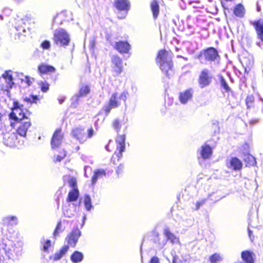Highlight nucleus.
Masks as SVG:
<instances>
[{
  "label": "nucleus",
  "mask_w": 263,
  "mask_h": 263,
  "mask_svg": "<svg viewBox=\"0 0 263 263\" xmlns=\"http://www.w3.org/2000/svg\"><path fill=\"white\" fill-rule=\"evenodd\" d=\"M17 223V218L13 216H6L2 220L0 226V263H12L16 257L22 256L23 242L13 241L8 238V230L6 228Z\"/></svg>",
  "instance_id": "nucleus-1"
},
{
  "label": "nucleus",
  "mask_w": 263,
  "mask_h": 263,
  "mask_svg": "<svg viewBox=\"0 0 263 263\" xmlns=\"http://www.w3.org/2000/svg\"><path fill=\"white\" fill-rule=\"evenodd\" d=\"M156 61L161 71L166 77L170 78L173 75V65L170 53L165 50H160L158 53Z\"/></svg>",
  "instance_id": "nucleus-2"
},
{
  "label": "nucleus",
  "mask_w": 263,
  "mask_h": 263,
  "mask_svg": "<svg viewBox=\"0 0 263 263\" xmlns=\"http://www.w3.org/2000/svg\"><path fill=\"white\" fill-rule=\"evenodd\" d=\"M128 96V92L127 90H124L119 95L116 92H114L109 100L108 103L105 105L103 109L107 116L113 108H118L121 105L119 100L123 101L125 103Z\"/></svg>",
  "instance_id": "nucleus-3"
},
{
  "label": "nucleus",
  "mask_w": 263,
  "mask_h": 263,
  "mask_svg": "<svg viewBox=\"0 0 263 263\" xmlns=\"http://www.w3.org/2000/svg\"><path fill=\"white\" fill-rule=\"evenodd\" d=\"M198 59L202 64L209 63H219L220 57L217 50L214 47H209L201 51L198 56Z\"/></svg>",
  "instance_id": "nucleus-4"
},
{
  "label": "nucleus",
  "mask_w": 263,
  "mask_h": 263,
  "mask_svg": "<svg viewBox=\"0 0 263 263\" xmlns=\"http://www.w3.org/2000/svg\"><path fill=\"white\" fill-rule=\"evenodd\" d=\"M53 40L54 43L59 47L65 48L70 42V37L68 33L63 29L55 30Z\"/></svg>",
  "instance_id": "nucleus-5"
},
{
  "label": "nucleus",
  "mask_w": 263,
  "mask_h": 263,
  "mask_svg": "<svg viewBox=\"0 0 263 263\" xmlns=\"http://www.w3.org/2000/svg\"><path fill=\"white\" fill-rule=\"evenodd\" d=\"M149 240L154 244L156 249L161 250L164 248L166 245V239L163 235H161L156 229H154L149 233Z\"/></svg>",
  "instance_id": "nucleus-6"
},
{
  "label": "nucleus",
  "mask_w": 263,
  "mask_h": 263,
  "mask_svg": "<svg viewBox=\"0 0 263 263\" xmlns=\"http://www.w3.org/2000/svg\"><path fill=\"white\" fill-rule=\"evenodd\" d=\"M13 84L12 71H6L0 78V88L2 90L8 91Z\"/></svg>",
  "instance_id": "nucleus-7"
},
{
  "label": "nucleus",
  "mask_w": 263,
  "mask_h": 263,
  "mask_svg": "<svg viewBox=\"0 0 263 263\" xmlns=\"http://www.w3.org/2000/svg\"><path fill=\"white\" fill-rule=\"evenodd\" d=\"M163 235H164L165 237V239H166V243L169 241L173 245H181L179 237L173 233L168 227H165L163 228Z\"/></svg>",
  "instance_id": "nucleus-8"
},
{
  "label": "nucleus",
  "mask_w": 263,
  "mask_h": 263,
  "mask_svg": "<svg viewBox=\"0 0 263 263\" xmlns=\"http://www.w3.org/2000/svg\"><path fill=\"white\" fill-rule=\"evenodd\" d=\"M212 77L210 76V71L208 69H203L199 76V83L201 88L208 86L211 82Z\"/></svg>",
  "instance_id": "nucleus-9"
},
{
  "label": "nucleus",
  "mask_w": 263,
  "mask_h": 263,
  "mask_svg": "<svg viewBox=\"0 0 263 263\" xmlns=\"http://www.w3.org/2000/svg\"><path fill=\"white\" fill-rule=\"evenodd\" d=\"M20 125L17 127V133L22 137H26L28 132L30 131L29 128H31V123L28 119H26L23 121L19 122Z\"/></svg>",
  "instance_id": "nucleus-10"
},
{
  "label": "nucleus",
  "mask_w": 263,
  "mask_h": 263,
  "mask_svg": "<svg viewBox=\"0 0 263 263\" xmlns=\"http://www.w3.org/2000/svg\"><path fill=\"white\" fill-rule=\"evenodd\" d=\"M125 135H119L116 140L117 143V150L118 152H116L114 155H116L119 159L122 156V153L125 151Z\"/></svg>",
  "instance_id": "nucleus-11"
},
{
  "label": "nucleus",
  "mask_w": 263,
  "mask_h": 263,
  "mask_svg": "<svg viewBox=\"0 0 263 263\" xmlns=\"http://www.w3.org/2000/svg\"><path fill=\"white\" fill-rule=\"evenodd\" d=\"M63 140V135L61 133V130L59 129H57L52 137L51 140V145L52 149L58 148L61 144Z\"/></svg>",
  "instance_id": "nucleus-12"
},
{
  "label": "nucleus",
  "mask_w": 263,
  "mask_h": 263,
  "mask_svg": "<svg viewBox=\"0 0 263 263\" xmlns=\"http://www.w3.org/2000/svg\"><path fill=\"white\" fill-rule=\"evenodd\" d=\"M81 235V232L78 228L73 229L68 236V243L71 247H74L78 242L79 237Z\"/></svg>",
  "instance_id": "nucleus-13"
},
{
  "label": "nucleus",
  "mask_w": 263,
  "mask_h": 263,
  "mask_svg": "<svg viewBox=\"0 0 263 263\" xmlns=\"http://www.w3.org/2000/svg\"><path fill=\"white\" fill-rule=\"evenodd\" d=\"M193 93L194 91L192 88H189L180 92L179 96L180 103L182 104H186L189 101L192 100Z\"/></svg>",
  "instance_id": "nucleus-14"
},
{
  "label": "nucleus",
  "mask_w": 263,
  "mask_h": 263,
  "mask_svg": "<svg viewBox=\"0 0 263 263\" xmlns=\"http://www.w3.org/2000/svg\"><path fill=\"white\" fill-rule=\"evenodd\" d=\"M10 119L16 121H21L27 119L26 118L25 115L21 108H17L13 110L9 114Z\"/></svg>",
  "instance_id": "nucleus-15"
},
{
  "label": "nucleus",
  "mask_w": 263,
  "mask_h": 263,
  "mask_svg": "<svg viewBox=\"0 0 263 263\" xmlns=\"http://www.w3.org/2000/svg\"><path fill=\"white\" fill-rule=\"evenodd\" d=\"M212 149L211 147L206 144H203L198 151L201 158L203 159H209L212 155Z\"/></svg>",
  "instance_id": "nucleus-16"
},
{
  "label": "nucleus",
  "mask_w": 263,
  "mask_h": 263,
  "mask_svg": "<svg viewBox=\"0 0 263 263\" xmlns=\"http://www.w3.org/2000/svg\"><path fill=\"white\" fill-rule=\"evenodd\" d=\"M111 61L114 65L112 67L114 71L117 74H120L123 70V63L121 59L117 55H114Z\"/></svg>",
  "instance_id": "nucleus-17"
},
{
  "label": "nucleus",
  "mask_w": 263,
  "mask_h": 263,
  "mask_svg": "<svg viewBox=\"0 0 263 263\" xmlns=\"http://www.w3.org/2000/svg\"><path fill=\"white\" fill-rule=\"evenodd\" d=\"M115 7L119 11H125L126 14L130 9V2L128 0H115Z\"/></svg>",
  "instance_id": "nucleus-18"
},
{
  "label": "nucleus",
  "mask_w": 263,
  "mask_h": 263,
  "mask_svg": "<svg viewBox=\"0 0 263 263\" xmlns=\"http://www.w3.org/2000/svg\"><path fill=\"white\" fill-rule=\"evenodd\" d=\"M114 47L121 53H127L130 50V45L126 41H119L116 43Z\"/></svg>",
  "instance_id": "nucleus-19"
},
{
  "label": "nucleus",
  "mask_w": 263,
  "mask_h": 263,
  "mask_svg": "<svg viewBox=\"0 0 263 263\" xmlns=\"http://www.w3.org/2000/svg\"><path fill=\"white\" fill-rule=\"evenodd\" d=\"M71 134L73 137L76 138L80 142L85 140V133L84 129L80 127H76L72 130Z\"/></svg>",
  "instance_id": "nucleus-20"
},
{
  "label": "nucleus",
  "mask_w": 263,
  "mask_h": 263,
  "mask_svg": "<svg viewBox=\"0 0 263 263\" xmlns=\"http://www.w3.org/2000/svg\"><path fill=\"white\" fill-rule=\"evenodd\" d=\"M242 162L236 157L232 158L228 164V167L234 170H239L242 167Z\"/></svg>",
  "instance_id": "nucleus-21"
},
{
  "label": "nucleus",
  "mask_w": 263,
  "mask_h": 263,
  "mask_svg": "<svg viewBox=\"0 0 263 263\" xmlns=\"http://www.w3.org/2000/svg\"><path fill=\"white\" fill-rule=\"evenodd\" d=\"M69 246L68 245L64 246L59 251L57 252L53 256H50V259L54 261L60 260L68 251Z\"/></svg>",
  "instance_id": "nucleus-22"
},
{
  "label": "nucleus",
  "mask_w": 263,
  "mask_h": 263,
  "mask_svg": "<svg viewBox=\"0 0 263 263\" xmlns=\"http://www.w3.org/2000/svg\"><path fill=\"white\" fill-rule=\"evenodd\" d=\"M253 24L255 28L258 37L263 41V20L254 22Z\"/></svg>",
  "instance_id": "nucleus-23"
},
{
  "label": "nucleus",
  "mask_w": 263,
  "mask_h": 263,
  "mask_svg": "<svg viewBox=\"0 0 263 263\" xmlns=\"http://www.w3.org/2000/svg\"><path fill=\"white\" fill-rule=\"evenodd\" d=\"M106 172L103 169H98L94 171L93 175L91 178V183L95 185L99 179L102 178L103 177L105 176Z\"/></svg>",
  "instance_id": "nucleus-24"
},
{
  "label": "nucleus",
  "mask_w": 263,
  "mask_h": 263,
  "mask_svg": "<svg viewBox=\"0 0 263 263\" xmlns=\"http://www.w3.org/2000/svg\"><path fill=\"white\" fill-rule=\"evenodd\" d=\"M38 70L41 73L53 72L55 71V69L54 67L45 64L40 65L38 67Z\"/></svg>",
  "instance_id": "nucleus-25"
},
{
  "label": "nucleus",
  "mask_w": 263,
  "mask_h": 263,
  "mask_svg": "<svg viewBox=\"0 0 263 263\" xmlns=\"http://www.w3.org/2000/svg\"><path fill=\"white\" fill-rule=\"evenodd\" d=\"M241 257L246 263H254L252 253L249 251H244L241 253Z\"/></svg>",
  "instance_id": "nucleus-26"
},
{
  "label": "nucleus",
  "mask_w": 263,
  "mask_h": 263,
  "mask_svg": "<svg viewBox=\"0 0 263 263\" xmlns=\"http://www.w3.org/2000/svg\"><path fill=\"white\" fill-rule=\"evenodd\" d=\"M79 196V192L78 189H72V190L69 192L67 200L68 202L76 201L78 199Z\"/></svg>",
  "instance_id": "nucleus-27"
},
{
  "label": "nucleus",
  "mask_w": 263,
  "mask_h": 263,
  "mask_svg": "<svg viewBox=\"0 0 263 263\" xmlns=\"http://www.w3.org/2000/svg\"><path fill=\"white\" fill-rule=\"evenodd\" d=\"M245 13V9L242 4H239L234 8V13L236 16L242 17L244 16Z\"/></svg>",
  "instance_id": "nucleus-28"
},
{
  "label": "nucleus",
  "mask_w": 263,
  "mask_h": 263,
  "mask_svg": "<svg viewBox=\"0 0 263 263\" xmlns=\"http://www.w3.org/2000/svg\"><path fill=\"white\" fill-rule=\"evenodd\" d=\"M83 254L82 253L76 251L71 255V260L74 263L81 262L83 259Z\"/></svg>",
  "instance_id": "nucleus-29"
},
{
  "label": "nucleus",
  "mask_w": 263,
  "mask_h": 263,
  "mask_svg": "<svg viewBox=\"0 0 263 263\" xmlns=\"http://www.w3.org/2000/svg\"><path fill=\"white\" fill-rule=\"evenodd\" d=\"M151 8L153 12V15L154 19H156L159 14V6L156 1L152 2L151 5Z\"/></svg>",
  "instance_id": "nucleus-30"
},
{
  "label": "nucleus",
  "mask_w": 263,
  "mask_h": 263,
  "mask_svg": "<svg viewBox=\"0 0 263 263\" xmlns=\"http://www.w3.org/2000/svg\"><path fill=\"white\" fill-rule=\"evenodd\" d=\"M90 92V87L88 85H82L78 93L81 97H85Z\"/></svg>",
  "instance_id": "nucleus-31"
},
{
  "label": "nucleus",
  "mask_w": 263,
  "mask_h": 263,
  "mask_svg": "<svg viewBox=\"0 0 263 263\" xmlns=\"http://www.w3.org/2000/svg\"><path fill=\"white\" fill-rule=\"evenodd\" d=\"M222 260V255L217 253H214L209 257V261L210 263H218L221 262Z\"/></svg>",
  "instance_id": "nucleus-32"
},
{
  "label": "nucleus",
  "mask_w": 263,
  "mask_h": 263,
  "mask_svg": "<svg viewBox=\"0 0 263 263\" xmlns=\"http://www.w3.org/2000/svg\"><path fill=\"white\" fill-rule=\"evenodd\" d=\"M219 78L220 86L224 90L225 92H230L231 91V89L228 85L224 78L221 75L219 76Z\"/></svg>",
  "instance_id": "nucleus-33"
},
{
  "label": "nucleus",
  "mask_w": 263,
  "mask_h": 263,
  "mask_svg": "<svg viewBox=\"0 0 263 263\" xmlns=\"http://www.w3.org/2000/svg\"><path fill=\"white\" fill-rule=\"evenodd\" d=\"M40 242L42 245L43 251L48 253L49 248L51 246V241L49 239L45 240V238L43 237L41 239Z\"/></svg>",
  "instance_id": "nucleus-34"
},
{
  "label": "nucleus",
  "mask_w": 263,
  "mask_h": 263,
  "mask_svg": "<svg viewBox=\"0 0 263 263\" xmlns=\"http://www.w3.org/2000/svg\"><path fill=\"white\" fill-rule=\"evenodd\" d=\"M84 202L86 210L88 211H90L92 208V205L91 198L89 195H86L85 196Z\"/></svg>",
  "instance_id": "nucleus-35"
},
{
  "label": "nucleus",
  "mask_w": 263,
  "mask_h": 263,
  "mask_svg": "<svg viewBox=\"0 0 263 263\" xmlns=\"http://www.w3.org/2000/svg\"><path fill=\"white\" fill-rule=\"evenodd\" d=\"M16 29L18 31V35H24V36H26V34L29 32V28H26L24 26H18L16 27Z\"/></svg>",
  "instance_id": "nucleus-36"
},
{
  "label": "nucleus",
  "mask_w": 263,
  "mask_h": 263,
  "mask_svg": "<svg viewBox=\"0 0 263 263\" xmlns=\"http://www.w3.org/2000/svg\"><path fill=\"white\" fill-rule=\"evenodd\" d=\"M80 96L77 93L75 95H74L71 99V106L74 108L77 107L78 105V102L79 101L80 98H81Z\"/></svg>",
  "instance_id": "nucleus-37"
},
{
  "label": "nucleus",
  "mask_w": 263,
  "mask_h": 263,
  "mask_svg": "<svg viewBox=\"0 0 263 263\" xmlns=\"http://www.w3.org/2000/svg\"><path fill=\"white\" fill-rule=\"evenodd\" d=\"M63 231V230L62 229V223L61 221H59L57 227L53 232V236L54 238H56L57 236H59V234L61 233Z\"/></svg>",
  "instance_id": "nucleus-38"
},
{
  "label": "nucleus",
  "mask_w": 263,
  "mask_h": 263,
  "mask_svg": "<svg viewBox=\"0 0 263 263\" xmlns=\"http://www.w3.org/2000/svg\"><path fill=\"white\" fill-rule=\"evenodd\" d=\"M39 85L40 86L41 90L43 92H46L49 90V85L47 82L40 81L39 82Z\"/></svg>",
  "instance_id": "nucleus-39"
},
{
  "label": "nucleus",
  "mask_w": 263,
  "mask_h": 263,
  "mask_svg": "<svg viewBox=\"0 0 263 263\" xmlns=\"http://www.w3.org/2000/svg\"><path fill=\"white\" fill-rule=\"evenodd\" d=\"M207 199L205 198H202L200 200H199L198 201H197L196 202V208L195 209V210H198L200 207H201L202 206H203L205 203L206 202Z\"/></svg>",
  "instance_id": "nucleus-40"
},
{
  "label": "nucleus",
  "mask_w": 263,
  "mask_h": 263,
  "mask_svg": "<svg viewBox=\"0 0 263 263\" xmlns=\"http://www.w3.org/2000/svg\"><path fill=\"white\" fill-rule=\"evenodd\" d=\"M51 46L50 42L48 40L44 41L41 44V47L43 49L48 50L50 49Z\"/></svg>",
  "instance_id": "nucleus-41"
},
{
  "label": "nucleus",
  "mask_w": 263,
  "mask_h": 263,
  "mask_svg": "<svg viewBox=\"0 0 263 263\" xmlns=\"http://www.w3.org/2000/svg\"><path fill=\"white\" fill-rule=\"evenodd\" d=\"M65 156L66 152L63 150L62 152H60V155H58L54 156L56 157V159L54 161L57 162H60L65 158Z\"/></svg>",
  "instance_id": "nucleus-42"
},
{
  "label": "nucleus",
  "mask_w": 263,
  "mask_h": 263,
  "mask_svg": "<svg viewBox=\"0 0 263 263\" xmlns=\"http://www.w3.org/2000/svg\"><path fill=\"white\" fill-rule=\"evenodd\" d=\"M241 62L242 64L243 65V66H246V67L248 68H250L253 65V61H249L248 62L247 58H243L241 61Z\"/></svg>",
  "instance_id": "nucleus-43"
},
{
  "label": "nucleus",
  "mask_w": 263,
  "mask_h": 263,
  "mask_svg": "<svg viewBox=\"0 0 263 263\" xmlns=\"http://www.w3.org/2000/svg\"><path fill=\"white\" fill-rule=\"evenodd\" d=\"M188 3L194 8L200 7V3L199 1H189Z\"/></svg>",
  "instance_id": "nucleus-44"
},
{
  "label": "nucleus",
  "mask_w": 263,
  "mask_h": 263,
  "mask_svg": "<svg viewBox=\"0 0 263 263\" xmlns=\"http://www.w3.org/2000/svg\"><path fill=\"white\" fill-rule=\"evenodd\" d=\"M68 184L70 187H71L73 189H77V180L74 178H71L68 180Z\"/></svg>",
  "instance_id": "nucleus-45"
},
{
  "label": "nucleus",
  "mask_w": 263,
  "mask_h": 263,
  "mask_svg": "<svg viewBox=\"0 0 263 263\" xmlns=\"http://www.w3.org/2000/svg\"><path fill=\"white\" fill-rule=\"evenodd\" d=\"M113 126L117 132L120 129L121 125L118 120H115L113 122Z\"/></svg>",
  "instance_id": "nucleus-46"
},
{
  "label": "nucleus",
  "mask_w": 263,
  "mask_h": 263,
  "mask_svg": "<svg viewBox=\"0 0 263 263\" xmlns=\"http://www.w3.org/2000/svg\"><path fill=\"white\" fill-rule=\"evenodd\" d=\"M33 80L34 79L33 78H31L28 76H26L24 79L22 80V81L25 82L28 86H30L32 83Z\"/></svg>",
  "instance_id": "nucleus-47"
},
{
  "label": "nucleus",
  "mask_w": 263,
  "mask_h": 263,
  "mask_svg": "<svg viewBox=\"0 0 263 263\" xmlns=\"http://www.w3.org/2000/svg\"><path fill=\"white\" fill-rule=\"evenodd\" d=\"M123 169H124V165L122 164L119 165L116 170V172H117V174L119 175L120 174H121L122 172Z\"/></svg>",
  "instance_id": "nucleus-48"
},
{
  "label": "nucleus",
  "mask_w": 263,
  "mask_h": 263,
  "mask_svg": "<svg viewBox=\"0 0 263 263\" xmlns=\"http://www.w3.org/2000/svg\"><path fill=\"white\" fill-rule=\"evenodd\" d=\"M3 11L4 14H5L6 15L9 16L11 15L12 10L9 8H5Z\"/></svg>",
  "instance_id": "nucleus-49"
},
{
  "label": "nucleus",
  "mask_w": 263,
  "mask_h": 263,
  "mask_svg": "<svg viewBox=\"0 0 263 263\" xmlns=\"http://www.w3.org/2000/svg\"><path fill=\"white\" fill-rule=\"evenodd\" d=\"M149 263H160L159 259L157 257L154 256L151 259Z\"/></svg>",
  "instance_id": "nucleus-50"
},
{
  "label": "nucleus",
  "mask_w": 263,
  "mask_h": 263,
  "mask_svg": "<svg viewBox=\"0 0 263 263\" xmlns=\"http://www.w3.org/2000/svg\"><path fill=\"white\" fill-rule=\"evenodd\" d=\"M248 159H249L250 161V164L252 165H254L256 163L255 159L254 157L252 156H249Z\"/></svg>",
  "instance_id": "nucleus-51"
},
{
  "label": "nucleus",
  "mask_w": 263,
  "mask_h": 263,
  "mask_svg": "<svg viewBox=\"0 0 263 263\" xmlns=\"http://www.w3.org/2000/svg\"><path fill=\"white\" fill-rule=\"evenodd\" d=\"M21 106L22 107V105H21L18 102H14L12 110L17 108H21Z\"/></svg>",
  "instance_id": "nucleus-52"
},
{
  "label": "nucleus",
  "mask_w": 263,
  "mask_h": 263,
  "mask_svg": "<svg viewBox=\"0 0 263 263\" xmlns=\"http://www.w3.org/2000/svg\"><path fill=\"white\" fill-rule=\"evenodd\" d=\"M94 133V130L92 128H90L88 130V137L90 138L92 137Z\"/></svg>",
  "instance_id": "nucleus-53"
},
{
  "label": "nucleus",
  "mask_w": 263,
  "mask_h": 263,
  "mask_svg": "<svg viewBox=\"0 0 263 263\" xmlns=\"http://www.w3.org/2000/svg\"><path fill=\"white\" fill-rule=\"evenodd\" d=\"M31 103H36V101L39 100L37 96L31 95Z\"/></svg>",
  "instance_id": "nucleus-54"
},
{
  "label": "nucleus",
  "mask_w": 263,
  "mask_h": 263,
  "mask_svg": "<svg viewBox=\"0 0 263 263\" xmlns=\"http://www.w3.org/2000/svg\"><path fill=\"white\" fill-rule=\"evenodd\" d=\"M64 214L66 216L70 218L74 216V212H69L68 211H67L66 212H64Z\"/></svg>",
  "instance_id": "nucleus-55"
},
{
  "label": "nucleus",
  "mask_w": 263,
  "mask_h": 263,
  "mask_svg": "<svg viewBox=\"0 0 263 263\" xmlns=\"http://www.w3.org/2000/svg\"><path fill=\"white\" fill-rule=\"evenodd\" d=\"M86 220V215L85 214H84L83 219H82V223L81 224V227H83V226L85 224V220Z\"/></svg>",
  "instance_id": "nucleus-56"
},
{
  "label": "nucleus",
  "mask_w": 263,
  "mask_h": 263,
  "mask_svg": "<svg viewBox=\"0 0 263 263\" xmlns=\"http://www.w3.org/2000/svg\"><path fill=\"white\" fill-rule=\"evenodd\" d=\"M249 102H250V103L252 102V98H251V97H247V99H246V103H247V105L248 107H249Z\"/></svg>",
  "instance_id": "nucleus-57"
},
{
  "label": "nucleus",
  "mask_w": 263,
  "mask_h": 263,
  "mask_svg": "<svg viewBox=\"0 0 263 263\" xmlns=\"http://www.w3.org/2000/svg\"><path fill=\"white\" fill-rule=\"evenodd\" d=\"M65 98L62 97L61 98H58L59 103L60 104H62L65 101Z\"/></svg>",
  "instance_id": "nucleus-58"
},
{
  "label": "nucleus",
  "mask_w": 263,
  "mask_h": 263,
  "mask_svg": "<svg viewBox=\"0 0 263 263\" xmlns=\"http://www.w3.org/2000/svg\"><path fill=\"white\" fill-rule=\"evenodd\" d=\"M24 100L26 102L31 103V96L28 97H25L24 98Z\"/></svg>",
  "instance_id": "nucleus-59"
},
{
  "label": "nucleus",
  "mask_w": 263,
  "mask_h": 263,
  "mask_svg": "<svg viewBox=\"0 0 263 263\" xmlns=\"http://www.w3.org/2000/svg\"><path fill=\"white\" fill-rule=\"evenodd\" d=\"M178 258L177 256L176 255L174 256L173 257V263H179L178 262Z\"/></svg>",
  "instance_id": "nucleus-60"
},
{
  "label": "nucleus",
  "mask_w": 263,
  "mask_h": 263,
  "mask_svg": "<svg viewBox=\"0 0 263 263\" xmlns=\"http://www.w3.org/2000/svg\"><path fill=\"white\" fill-rule=\"evenodd\" d=\"M95 45V41L94 40H91L90 42V46L91 48H93Z\"/></svg>",
  "instance_id": "nucleus-61"
},
{
  "label": "nucleus",
  "mask_w": 263,
  "mask_h": 263,
  "mask_svg": "<svg viewBox=\"0 0 263 263\" xmlns=\"http://www.w3.org/2000/svg\"><path fill=\"white\" fill-rule=\"evenodd\" d=\"M248 233L250 238L251 239V234L252 233V232L250 229H248Z\"/></svg>",
  "instance_id": "nucleus-62"
},
{
  "label": "nucleus",
  "mask_w": 263,
  "mask_h": 263,
  "mask_svg": "<svg viewBox=\"0 0 263 263\" xmlns=\"http://www.w3.org/2000/svg\"><path fill=\"white\" fill-rule=\"evenodd\" d=\"M105 149H106V151H109V150L108 149V145L105 146Z\"/></svg>",
  "instance_id": "nucleus-63"
},
{
  "label": "nucleus",
  "mask_w": 263,
  "mask_h": 263,
  "mask_svg": "<svg viewBox=\"0 0 263 263\" xmlns=\"http://www.w3.org/2000/svg\"><path fill=\"white\" fill-rule=\"evenodd\" d=\"M14 1L16 2H18V3H20L22 1H23L24 0H14Z\"/></svg>",
  "instance_id": "nucleus-64"
}]
</instances>
